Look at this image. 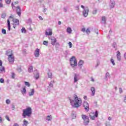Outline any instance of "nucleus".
<instances>
[{
    "label": "nucleus",
    "mask_w": 126,
    "mask_h": 126,
    "mask_svg": "<svg viewBox=\"0 0 126 126\" xmlns=\"http://www.w3.org/2000/svg\"><path fill=\"white\" fill-rule=\"evenodd\" d=\"M9 19H14V15H11L9 17Z\"/></svg>",
    "instance_id": "obj_30"
},
{
    "label": "nucleus",
    "mask_w": 126,
    "mask_h": 126,
    "mask_svg": "<svg viewBox=\"0 0 126 126\" xmlns=\"http://www.w3.org/2000/svg\"><path fill=\"white\" fill-rule=\"evenodd\" d=\"M11 5H12V8H14V7H15V6H14V4L13 3L11 4Z\"/></svg>",
    "instance_id": "obj_49"
},
{
    "label": "nucleus",
    "mask_w": 126,
    "mask_h": 126,
    "mask_svg": "<svg viewBox=\"0 0 126 126\" xmlns=\"http://www.w3.org/2000/svg\"><path fill=\"white\" fill-rule=\"evenodd\" d=\"M45 35H46V36H52L53 35V30H52L51 28H49L46 30Z\"/></svg>",
    "instance_id": "obj_9"
},
{
    "label": "nucleus",
    "mask_w": 126,
    "mask_h": 126,
    "mask_svg": "<svg viewBox=\"0 0 126 126\" xmlns=\"http://www.w3.org/2000/svg\"><path fill=\"white\" fill-rule=\"evenodd\" d=\"M97 12V9H95L94 10V11H93V14H96Z\"/></svg>",
    "instance_id": "obj_34"
},
{
    "label": "nucleus",
    "mask_w": 126,
    "mask_h": 126,
    "mask_svg": "<svg viewBox=\"0 0 126 126\" xmlns=\"http://www.w3.org/2000/svg\"><path fill=\"white\" fill-rule=\"evenodd\" d=\"M29 124V122H28V121H26V120H24L23 121V126H28Z\"/></svg>",
    "instance_id": "obj_16"
},
{
    "label": "nucleus",
    "mask_w": 126,
    "mask_h": 126,
    "mask_svg": "<svg viewBox=\"0 0 126 126\" xmlns=\"http://www.w3.org/2000/svg\"><path fill=\"white\" fill-rule=\"evenodd\" d=\"M119 92L120 93H122L123 92V90L121 88H119Z\"/></svg>",
    "instance_id": "obj_47"
},
{
    "label": "nucleus",
    "mask_w": 126,
    "mask_h": 126,
    "mask_svg": "<svg viewBox=\"0 0 126 126\" xmlns=\"http://www.w3.org/2000/svg\"><path fill=\"white\" fill-rule=\"evenodd\" d=\"M39 73H37L35 77V79H39Z\"/></svg>",
    "instance_id": "obj_31"
},
{
    "label": "nucleus",
    "mask_w": 126,
    "mask_h": 126,
    "mask_svg": "<svg viewBox=\"0 0 126 126\" xmlns=\"http://www.w3.org/2000/svg\"><path fill=\"white\" fill-rule=\"evenodd\" d=\"M6 104H10V100L9 99L6 100Z\"/></svg>",
    "instance_id": "obj_40"
},
{
    "label": "nucleus",
    "mask_w": 126,
    "mask_h": 126,
    "mask_svg": "<svg viewBox=\"0 0 126 126\" xmlns=\"http://www.w3.org/2000/svg\"><path fill=\"white\" fill-rule=\"evenodd\" d=\"M0 82L1 83H3L4 82V80H3V79H2V78H0Z\"/></svg>",
    "instance_id": "obj_39"
},
{
    "label": "nucleus",
    "mask_w": 126,
    "mask_h": 126,
    "mask_svg": "<svg viewBox=\"0 0 126 126\" xmlns=\"http://www.w3.org/2000/svg\"><path fill=\"white\" fill-rule=\"evenodd\" d=\"M18 85L19 87H20V84H18Z\"/></svg>",
    "instance_id": "obj_64"
},
{
    "label": "nucleus",
    "mask_w": 126,
    "mask_h": 126,
    "mask_svg": "<svg viewBox=\"0 0 126 126\" xmlns=\"http://www.w3.org/2000/svg\"><path fill=\"white\" fill-rule=\"evenodd\" d=\"M102 20L104 22L106 21V18L105 17H102Z\"/></svg>",
    "instance_id": "obj_44"
},
{
    "label": "nucleus",
    "mask_w": 126,
    "mask_h": 126,
    "mask_svg": "<svg viewBox=\"0 0 126 126\" xmlns=\"http://www.w3.org/2000/svg\"><path fill=\"white\" fill-rule=\"evenodd\" d=\"M34 56L36 58H38V57L40 56V49L38 48L36 49L35 53H34Z\"/></svg>",
    "instance_id": "obj_12"
},
{
    "label": "nucleus",
    "mask_w": 126,
    "mask_h": 126,
    "mask_svg": "<svg viewBox=\"0 0 126 126\" xmlns=\"http://www.w3.org/2000/svg\"><path fill=\"white\" fill-rule=\"evenodd\" d=\"M14 126H19L18 124H15L14 125Z\"/></svg>",
    "instance_id": "obj_60"
},
{
    "label": "nucleus",
    "mask_w": 126,
    "mask_h": 126,
    "mask_svg": "<svg viewBox=\"0 0 126 126\" xmlns=\"http://www.w3.org/2000/svg\"><path fill=\"white\" fill-rule=\"evenodd\" d=\"M81 7H82V8H83V9H84V6H83V5H81Z\"/></svg>",
    "instance_id": "obj_61"
},
{
    "label": "nucleus",
    "mask_w": 126,
    "mask_h": 126,
    "mask_svg": "<svg viewBox=\"0 0 126 126\" xmlns=\"http://www.w3.org/2000/svg\"><path fill=\"white\" fill-rule=\"evenodd\" d=\"M49 86H50L51 87H53V86H54V85L53 84V83L50 82V84H49Z\"/></svg>",
    "instance_id": "obj_45"
},
{
    "label": "nucleus",
    "mask_w": 126,
    "mask_h": 126,
    "mask_svg": "<svg viewBox=\"0 0 126 126\" xmlns=\"http://www.w3.org/2000/svg\"><path fill=\"white\" fill-rule=\"evenodd\" d=\"M2 34H4L5 35V34H6V31L5 29H2Z\"/></svg>",
    "instance_id": "obj_29"
},
{
    "label": "nucleus",
    "mask_w": 126,
    "mask_h": 126,
    "mask_svg": "<svg viewBox=\"0 0 126 126\" xmlns=\"http://www.w3.org/2000/svg\"><path fill=\"white\" fill-rule=\"evenodd\" d=\"M38 18H39V19H40V20H43V18L42 17V16H39L38 17Z\"/></svg>",
    "instance_id": "obj_50"
},
{
    "label": "nucleus",
    "mask_w": 126,
    "mask_h": 126,
    "mask_svg": "<svg viewBox=\"0 0 126 126\" xmlns=\"http://www.w3.org/2000/svg\"><path fill=\"white\" fill-rule=\"evenodd\" d=\"M25 85L26 86H28V87H30L31 85H30V83H29V82H25Z\"/></svg>",
    "instance_id": "obj_27"
},
{
    "label": "nucleus",
    "mask_w": 126,
    "mask_h": 126,
    "mask_svg": "<svg viewBox=\"0 0 126 126\" xmlns=\"http://www.w3.org/2000/svg\"><path fill=\"white\" fill-rule=\"evenodd\" d=\"M125 59H126V53L125 54Z\"/></svg>",
    "instance_id": "obj_63"
},
{
    "label": "nucleus",
    "mask_w": 126,
    "mask_h": 126,
    "mask_svg": "<svg viewBox=\"0 0 126 126\" xmlns=\"http://www.w3.org/2000/svg\"><path fill=\"white\" fill-rule=\"evenodd\" d=\"M23 94H25L26 93V87H23V90L22 91Z\"/></svg>",
    "instance_id": "obj_22"
},
{
    "label": "nucleus",
    "mask_w": 126,
    "mask_h": 126,
    "mask_svg": "<svg viewBox=\"0 0 126 126\" xmlns=\"http://www.w3.org/2000/svg\"><path fill=\"white\" fill-rule=\"evenodd\" d=\"M11 1V0H6L5 2L6 3H7V4H9Z\"/></svg>",
    "instance_id": "obj_32"
},
{
    "label": "nucleus",
    "mask_w": 126,
    "mask_h": 126,
    "mask_svg": "<svg viewBox=\"0 0 126 126\" xmlns=\"http://www.w3.org/2000/svg\"><path fill=\"white\" fill-rule=\"evenodd\" d=\"M7 22L8 30L9 31H10V21H9V20L8 19L7 20Z\"/></svg>",
    "instance_id": "obj_17"
},
{
    "label": "nucleus",
    "mask_w": 126,
    "mask_h": 126,
    "mask_svg": "<svg viewBox=\"0 0 126 126\" xmlns=\"http://www.w3.org/2000/svg\"><path fill=\"white\" fill-rule=\"evenodd\" d=\"M35 91H34V89L31 90V92L29 93L30 96H33L34 95Z\"/></svg>",
    "instance_id": "obj_19"
},
{
    "label": "nucleus",
    "mask_w": 126,
    "mask_h": 126,
    "mask_svg": "<svg viewBox=\"0 0 126 126\" xmlns=\"http://www.w3.org/2000/svg\"><path fill=\"white\" fill-rule=\"evenodd\" d=\"M16 11L18 15L20 16V15H21V12L20 7H19V6H17Z\"/></svg>",
    "instance_id": "obj_13"
},
{
    "label": "nucleus",
    "mask_w": 126,
    "mask_h": 126,
    "mask_svg": "<svg viewBox=\"0 0 126 126\" xmlns=\"http://www.w3.org/2000/svg\"><path fill=\"white\" fill-rule=\"evenodd\" d=\"M70 63L71 66H72L73 67L77 66V61L76 60L75 57L72 56L71 57V58L70 59Z\"/></svg>",
    "instance_id": "obj_4"
},
{
    "label": "nucleus",
    "mask_w": 126,
    "mask_h": 126,
    "mask_svg": "<svg viewBox=\"0 0 126 126\" xmlns=\"http://www.w3.org/2000/svg\"><path fill=\"white\" fill-rule=\"evenodd\" d=\"M29 72H32V71H33V66H31L29 68Z\"/></svg>",
    "instance_id": "obj_24"
},
{
    "label": "nucleus",
    "mask_w": 126,
    "mask_h": 126,
    "mask_svg": "<svg viewBox=\"0 0 126 126\" xmlns=\"http://www.w3.org/2000/svg\"><path fill=\"white\" fill-rule=\"evenodd\" d=\"M47 75H48L49 78H52L53 75L52 74V72H50V71L48 72Z\"/></svg>",
    "instance_id": "obj_21"
},
{
    "label": "nucleus",
    "mask_w": 126,
    "mask_h": 126,
    "mask_svg": "<svg viewBox=\"0 0 126 126\" xmlns=\"http://www.w3.org/2000/svg\"><path fill=\"white\" fill-rule=\"evenodd\" d=\"M91 81H92V82H94L95 81L94 80V78H93V77H91Z\"/></svg>",
    "instance_id": "obj_51"
},
{
    "label": "nucleus",
    "mask_w": 126,
    "mask_h": 126,
    "mask_svg": "<svg viewBox=\"0 0 126 126\" xmlns=\"http://www.w3.org/2000/svg\"><path fill=\"white\" fill-rule=\"evenodd\" d=\"M7 55L8 56V61L11 64H12L14 63V56L12 53V50H9L7 52Z\"/></svg>",
    "instance_id": "obj_3"
},
{
    "label": "nucleus",
    "mask_w": 126,
    "mask_h": 126,
    "mask_svg": "<svg viewBox=\"0 0 126 126\" xmlns=\"http://www.w3.org/2000/svg\"><path fill=\"white\" fill-rule=\"evenodd\" d=\"M15 74L14 72L12 73V75H11L12 78H15Z\"/></svg>",
    "instance_id": "obj_37"
},
{
    "label": "nucleus",
    "mask_w": 126,
    "mask_h": 126,
    "mask_svg": "<svg viewBox=\"0 0 126 126\" xmlns=\"http://www.w3.org/2000/svg\"><path fill=\"white\" fill-rule=\"evenodd\" d=\"M58 24H59V25H61V24H62V22L59 21L58 22Z\"/></svg>",
    "instance_id": "obj_58"
},
{
    "label": "nucleus",
    "mask_w": 126,
    "mask_h": 126,
    "mask_svg": "<svg viewBox=\"0 0 126 126\" xmlns=\"http://www.w3.org/2000/svg\"><path fill=\"white\" fill-rule=\"evenodd\" d=\"M108 120H109V121H111V120H112V118L111 117H109Z\"/></svg>",
    "instance_id": "obj_59"
},
{
    "label": "nucleus",
    "mask_w": 126,
    "mask_h": 126,
    "mask_svg": "<svg viewBox=\"0 0 126 126\" xmlns=\"http://www.w3.org/2000/svg\"><path fill=\"white\" fill-rule=\"evenodd\" d=\"M22 33H26V30H25V28H22L21 29Z\"/></svg>",
    "instance_id": "obj_26"
},
{
    "label": "nucleus",
    "mask_w": 126,
    "mask_h": 126,
    "mask_svg": "<svg viewBox=\"0 0 126 126\" xmlns=\"http://www.w3.org/2000/svg\"><path fill=\"white\" fill-rule=\"evenodd\" d=\"M0 71L2 72V71H5V69L4 68V67L2 66H0Z\"/></svg>",
    "instance_id": "obj_23"
},
{
    "label": "nucleus",
    "mask_w": 126,
    "mask_h": 126,
    "mask_svg": "<svg viewBox=\"0 0 126 126\" xmlns=\"http://www.w3.org/2000/svg\"><path fill=\"white\" fill-rule=\"evenodd\" d=\"M124 101H125V102H126V95L124 97Z\"/></svg>",
    "instance_id": "obj_62"
},
{
    "label": "nucleus",
    "mask_w": 126,
    "mask_h": 126,
    "mask_svg": "<svg viewBox=\"0 0 126 126\" xmlns=\"http://www.w3.org/2000/svg\"><path fill=\"white\" fill-rule=\"evenodd\" d=\"M12 22H13V27L15 29L17 26H19V20L17 19H13Z\"/></svg>",
    "instance_id": "obj_8"
},
{
    "label": "nucleus",
    "mask_w": 126,
    "mask_h": 126,
    "mask_svg": "<svg viewBox=\"0 0 126 126\" xmlns=\"http://www.w3.org/2000/svg\"><path fill=\"white\" fill-rule=\"evenodd\" d=\"M49 39L51 40V44L53 46H55L56 45H59V42H57V38L54 36H51V37H49Z\"/></svg>",
    "instance_id": "obj_7"
},
{
    "label": "nucleus",
    "mask_w": 126,
    "mask_h": 126,
    "mask_svg": "<svg viewBox=\"0 0 126 126\" xmlns=\"http://www.w3.org/2000/svg\"><path fill=\"white\" fill-rule=\"evenodd\" d=\"M67 32L68 33V34H71V32H72V30L69 27L67 28L66 29Z\"/></svg>",
    "instance_id": "obj_18"
},
{
    "label": "nucleus",
    "mask_w": 126,
    "mask_h": 126,
    "mask_svg": "<svg viewBox=\"0 0 126 126\" xmlns=\"http://www.w3.org/2000/svg\"><path fill=\"white\" fill-rule=\"evenodd\" d=\"M23 113L22 116L24 118H26V117H31L32 115V108L31 107H28L25 109L23 110Z\"/></svg>",
    "instance_id": "obj_2"
},
{
    "label": "nucleus",
    "mask_w": 126,
    "mask_h": 126,
    "mask_svg": "<svg viewBox=\"0 0 126 126\" xmlns=\"http://www.w3.org/2000/svg\"><path fill=\"white\" fill-rule=\"evenodd\" d=\"M116 4L115 3H112V5H111V7L112 8H113V7H114V6H115V5Z\"/></svg>",
    "instance_id": "obj_43"
},
{
    "label": "nucleus",
    "mask_w": 126,
    "mask_h": 126,
    "mask_svg": "<svg viewBox=\"0 0 126 126\" xmlns=\"http://www.w3.org/2000/svg\"><path fill=\"white\" fill-rule=\"evenodd\" d=\"M90 117L91 120H95V118H98V111L96 110L95 112H91L90 113Z\"/></svg>",
    "instance_id": "obj_6"
},
{
    "label": "nucleus",
    "mask_w": 126,
    "mask_h": 126,
    "mask_svg": "<svg viewBox=\"0 0 126 126\" xmlns=\"http://www.w3.org/2000/svg\"><path fill=\"white\" fill-rule=\"evenodd\" d=\"M83 106L86 111L88 112L89 111V104L88 102H84Z\"/></svg>",
    "instance_id": "obj_10"
},
{
    "label": "nucleus",
    "mask_w": 126,
    "mask_h": 126,
    "mask_svg": "<svg viewBox=\"0 0 126 126\" xmlns=\"http://www.w3.org/2000/svg\"><path fill=\"white\" fill-rule=\"evenodd\" d=\"M73 102L75 108H79L81 106V104H82V100H81V98H79L76 94L74 95V100H70L71 105H73Z\"/></svg>",
    "instance_id": "obj_1"
},
{
    "label": "nucleus",
    "mask_w": 126,
    "mask_h": 126,
    "mask_svg": "<svg viewBox=\"0 0 126 126\" xmlns=\"http://www.w3.org/2000/svg\"><path fill=\"white\" fill-rule=\"evenodd\" d=\"M106 77H108V76H109V75H110V74L109 73H106Z\"/></svg>",
    "instance_id": "obj_56"
},
{
    "label": "nucleus",
    "mask_w": 126,
    "mask_h": 126,
    "mask_svg": "<svg viewBox=\"0 0 126 126\" xmlns=\"http://www.w3.org/2000/svg\"><path fill=\"white\" fill-rule=\"evenodd\" d=\"M86 32L87 34H89L90 33V30H89V29H87L86 31Z\"/></svg>",
    "instance_id": "obj_38"
},
{
    "label": "nucleus",
    "mask_w": 126,
    "mask_h": 126,
    "mask_svg": "<svg viewBox=\"0 0 126 126\" xmlns=\"http://www.w3.org/2000/svg\"><path fill=\"white\" fill-rule=\"evenodd\" d=\"M17 3H18V1L14 2V4H17Z\"/></svg>",
    "instance_id": "obj_57"
},
{
    "label": "nucleus",
    "mask_w": 126,
    "mask_h": 126,
    "mask_svg": "<svg viewBox=\"0 0 126 126\" xmlns=\"http://www.w3.org/2000/svg\"><path fill=\"white\" fill-rule=\"evenodd\" d=\"M5 119H7V120L8 121V122H10V119H9V117H8V116H6Z\"/></svg>",
    "instance_id": "obj_41"
},
{
    "label": "nucleus",
    "mask_w": 126,
    "mask_h": 126,
    "mask_svg": "<svg viewBox=\"0 0 126 126\" xmlns=\"http://www.w3.org/2000/svg\"><path fill=\"white\" fill-rule=\"evenodd\" d=\"M0 123H2V119L0 117Z\"/></svg>",
    "instance_id": "obj_55"
},
{
    "label": "nucleus",
    "mask_w": 126,
    "mask_h": 126,
    "mask_svg": "<svg viewBox=\"0 0 126 126\" xmlns=\"http://www.w3.org/2000/svg\"><path fill=\"white\" fill-rule=\"evenodd\" d=\"M68 45L69 46V48H72V43H71V42H69Z\"/></svg>",
    "instance_id": "obj_35"
},
{
    "label": "nucleus",
    "mask_w": 126,
    "mask_h": 126,
    "mask_svg": "<svg viewBox=\"0 0 126 126\" xmlns=\"http://www.w3.org/2000/svg\"><path fill=\"white\" fill-rule=\"evenodd\" d=\"M0 66H2V62L0 60Z\"/></svg>",
    "instance_id": "obj_48"
},
{
    "label": "nucleus",
    "mask_w": 126,
    "mask_h": 126,
    "mask_svg": "<svg viewBox=\"0 0 126 126\" xmlns=\"http://www.w3.org/2000/svg\"><path fill=\"white\" fill-rule=\"evenodd\" d=\"M89 12V10L88 9V8H86L83 12V16L85 17H86L87 16V15H88Z\"/></svg>",
    "instance_id": "obj_11"
},
{
    "label": "nucleus",
    "mask_w": 126,
    "mask_h": 126,
    "mask_svg": "<svg viewBox=\"0 0 126 126\" xmlns=\"http://www.w3.org/2000/svg\"><path fill=\"white\" fill-rule=\"evenodd\" d=\"M47 121H52V116H47Z\"/></svg>",
    "instance_id": "obj_28"
},
{
    "label": "nucleus",
    "mask_w": 126,
    "mask_h": 126,
    "mask_svg": "<svg viewBox=\"0 0 126 126\" xmlns=\"http://www.w3.org/2000/svg\"><path fill=\"white\" fill-rule=\"evenodd\" d=\"M117 58L118 61H121V52L118 51L117 53Z\"/></svg>",
    "instance_id": "obj_15"
},
{
    "label": "nucleus",
    "mask_w": 126,
    "mask_h": 126,
    "mask_svg": "<svg viewBox=\"0 0 126 126\" xmlns=\"http://www.w3.org/2000/svg\"><path fill=\"white\" fill-rule=\"evenodd\" d=\"M83 63H84V62H83L82 60H80L78 63L79 66L81 67V66L83 65Z\"/></svg>",
    "instance_id": "obj_20"
},
{
    "label": "nucleus",
    "mask_w": 126,
    "mask_h": 126,
    "mask_svg": "<svg viewBox=\"0 0 126 126\" xmlns=\"http://www.w3.org/2000/svg\"><path fill=\"white\" fill-rule=\"evenodd\" d=\"M43 45H45V46H48V41H44Z\"/></svg>",
    "instance_id": "obj_33"
},
{
    "label": "nucleus",
    "mask_w": 126,
    "mask_h": 126,
    "mask_svg": "<svg viewBox=\"0 0 126 126\" xmlns=\"http://www.w3.org/2000/svg\"><path fill=\"white\" fill-rule=\"evenodd\" d=\"M84 100H87V96L85 95L84 96Z\"/></svg>",
    "instance_id": "obj_53"
},
{
    "label": "nucleus",
    "mask_w": 126,
    "mask_h": 126,
    "mask_svg": "<svg viewBox=\"0 0 126 126\" xmlns=\"http://www.w3.org/2000/svg\"><path fill=\"white\" fill-rule=\"evenodd\" d=\"M82 32H85L86 31L85 28H83L82 29Z\"/></svg>",
    "instance_id": "obj_54"
},
{
    "label": "nucleus",
    "mask_w": 126,
    "mask_h": 126,
    "mask_svg": "<svg viewBox=\"0 0 126 126\" xmlns=\"http://www.w3.org/2000/svg\"><path fill=\"white\" fill-rule=\"evenodd\" d=\"M82 118L84 121V124L85 126H87V125L89 124V122H90L89 117H88V116H86V115L82 114Z\"/></svg>",
    "instance_id": "obj_5"
},
{
    "label": "nucleus",
    "mask_w": 126,
    "mask_h": 126,
    "mask_svg": "<svg viewBox=\"0 0 126 126\" xmlns=\"http://www.w3.org/2000/svg\"><path fill=\"white\" fill-rule=\"evenodd\" d=\"M5 16H6L5 14H2L1 15V17H2V18H5Z\"/></svg>",
    "instance_id": "obj_42"
},
{
    "label": "nucleus",
    "mask_w": 126,
    "mask_h": 126,
    "mask_svg": "<svg viewBox=\"0 0 126 126\" xmlns=\"http://www.w3.org/2000/svg\"><path fill=\"white\" fill-rule=\"evenodd\" d=\"M78 81V79H77V75L75 74L74 76V82H77Z\"/></svg>",
    "instance_id": "obj_25"
},
{
    "label": "nucleus",
    "mask_w": 126,
    "mask_h": 126,
    "mask_svg": "<svg viewBox=\"0 0 126 126\" xmlns=\"http://www.w3.org/2000/svg\"><path fill=\"white\" fill-rule=\"evenodd\" d=\"M91 90L92 92V96H94V95H95V92L96 91L95 88L94 87H91Z\"/></svg>",
    "instance_id": "obj_14"
},
{
    "label": "nucleus",
    "mask_w": 126,
    "mask_h": 126,
    "mask_svg": "<svg viewBox=\"0 0 126 126\" xmlns=\"http://www.w3.org/2000/svg\"><path fill=\"white\" fill-rule=\"evenodd\" d=\"M18 71H19V72H21V68L20 67L19 68L17 69Z\"/></svg>",
    "instance_id": "obj_46"
},
{
    "label": "nucleus",
    "mask_w": 126,
    "mask_h": 126,
    "mask_svg": "<svg viewBox=\"0 0 126 126\" xmlns=\"http://www.w3.org/2000/svg\"><path fill=\"white\" fill-rule=\"evenodd\" d=\"M3 5L2 4V3L0 2V7H3Z\"/></svg>",
    "instance_id": "obj_52"
},
{
    "label": "nucleus",
    "mask_w": 126,
    "mask_h": 126,
    "mask_svg": "<svg viewBox=\"0 0 126 126\" xmlns=\"http://www.w3.org/2000/svg\"><path fill=\"white\" fill-rule=\"evenodd\" d=\"M111 62L113 65H115V62L114 61V59H111Z\"/></svg>",
    "instance_id": "obj_36"
}]
</instances>
